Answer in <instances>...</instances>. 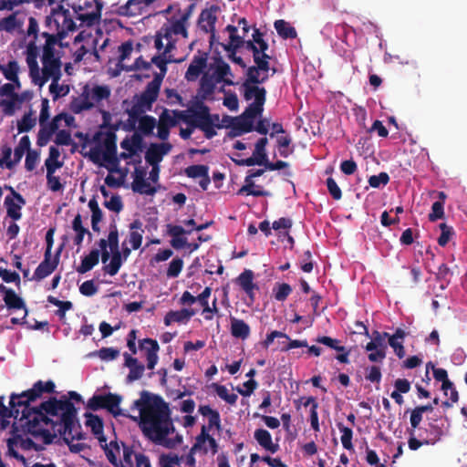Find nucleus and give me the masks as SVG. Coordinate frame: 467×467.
<instances>
[{
  "mask_svg": "<svg viewBox=\"0 0 467 467\" xmlns=\"http://www.w3.org/2000/svg\"><path fill=\"white\" fill-rule=\"evenodd\" d=\"M77 414L78 410L73 402L63 395L60 399L50 397L37 407H21L20 415L16 420L20 421L21 431L24 434L42 437L45 444L53 442L57 436L56 432L64 436V441L69 444L66 435L71 440L81 438L73 433L78 423Z\"/></svg>",
  "mask_w": 467,
  "mask_h": 467,
  "instance_id": "f257e3e1",
  "label": "nucleus"
},
{
  "mask_svg": "<svg viewBox=\"0 0 467 467\" xmlns=\"http://www.w3.org/2000/svg\"><path fill=\"white\" fill-rule=\"evenodd\" d=\"M140 410L139 426L144 437L157 445L173 449L182 442V436L169 438L175 431L168 403L159 395L141 392V397L133 402Z\"/></svg>",
  "mask_w": 467,
  "mask_h": 467,
  "instance_id": "f03ea898",
  "label": "nucleus"
},
{
  "mask_svg": "<svg viewBox=\"0 0 467 467\" xmlns=\"http://www.w3.org/2000/svg\"><path fill=\"white\" fill-rule=\"evenodd\" d=\"M108 461L114 467H151L150 458L142 452H135L134 447L117 439L102 445Z\"/></svg>",
  "mask_w": 467,
  "mask_h": 467,
  "instance_id": "7ed1b4c3",
  "label": "nucleus"
},
{
  "mask_svg": "<svg viewBox=\"0 0 467 467\" xmlns=\"http://www.w3.org/2000/svg\"><path fill=\"white\" fill-rule=\"evenodd\" d=\"M264 82L249 81V78L245 79L242 85L244 90V98L245 100L254 99L242 113L244 117L249 118L254 121V118L261 115L264 110V105L266 99V89L259 87Z\"/></svg>",
  "mask_w": 467,
  "mask_h": 467,
  "instance_id": "20e7f679",
  "label": "nucleus"
},
{
  "mask_svg": "<svg viewBox=\"0 0 467 467\" xmlns=\"http://www.w3.org/2000/svg\"><path fill=\"white\" fill-rule=\"evenodd\" d=\"M269 48L268 43L264 40L257 44V51L259 61L255 65L250 66L246 72L245 77L249 78V81L266 82L269 78V71L271 70L270 59L271 57L266 53ZM272 75L275 73V68H272Z\"/></svg>",
  "mask_w": 467,
  "mask_h": 467,
  "instance_id": "39448f33",
  "label": "nucleus"
},
{
  "mask_svg": "<svg viewBox=\"0 0 467 467\" xmlns=\"http://www.w3.org/2000/svg\"><path fill=\"white\" fill-rule=\"evenodd\" d=\"M122 401V396L116 393L95 394L87 402V409L97 411L107 410L114 417L128 416L123 413L119 405Z\"/></svg>",
  "mask_w": 467,
  "mask_h": 467,
  "instance_id": "423d86ee",
  "label": "nucleus"
},
{
  "mask_svg": "<svg viewBox=\"0 0 467 467\" xmlns=\"http://www.w3.org/2000/svg\"><path fill=\"white\" fill-rule=\"evenodd\" d=\"M191 112L190 126L198 128L203 131L206 139H212L216 135L215 129L211 127L210 108L202 101H196L193 107L189 109Z\"/></svg>",
  "mask_w": 467,
  "mask_h": 467,
  "instance_id": "0eeeda50",
  "label": "nucleus"
},
{
  "mask_svg": "<svg viewBox=\"0 0 467 467\" xmlns=\"http://www.w3.org/2000/svg\"><path fill=\"white\" fill-rule=\"evenodd\" d=\"M12 432L13 436L8 438L6 440V445H7V452L6 454L12 458H15L18 462L26 464V459L24 455L20 454L16 450V447L19 446L22 450L29 451V450H36L39 451L42 448L38 446L32 439L30 438H23V436L18 431V427H16L15 424L12 426Z\"/></svg>",
  "mask_w": 467,
  "mask_h": 467,
  "instance_id": "6e6552de",
  "label": "nucleus"
},
{
  "mask_svg": "<svg viewBox=\"0 0 467 467\" xmlns=\"http://www.w3.org/2000/svg\"><path fill=\"white\" fill-rule=\"evenodd\" d=\"M56 385L52 380H37L33 384L31 389L18 393V396L20 400L23 401V407L27 408L31 402H35L36 400L40 399L43 394L54 393Z\"/></svg>",
  "mask_w": 467,
  "mask_h": 467,
  "instance_id": "1a4fd4ad",
  "label": "nucleus"
},
{
  "mask_svg": "<svg viewBox=\"0 0 467 467\" xmlns=\"http://www.w3.org/2000/svg\"><path fill=\"white\" fill-rule=\"evenodd\" d=\"M161 85V77L156 74L154 78L147 84L145 89L140 95H135L133 99L143 108L150 110L152 104L157 100Z\"/></svg>",
  "mask_w": 467,
  "mask_h": 467,
  "instance_id": "9d476101",
  "label": "nucleus"
},
{
  "mask_svg": "<svg viewBox=\"0 0 467 467\" xmlns=\"http://www.w3.org/2000/svg\"><path fill=\"white\" fill-rule=\"evenodd\" d=\"M117 136L114 132L109 131L105 134V138L103 140V161L109 163L110 166H107V169L109 172H119V169L118 168L119 160L116 156L117 154V144H116Z\"/></svg>",
  "mask_w": 467,
  "mask_h": 467,
  "instance_id": "9b49d317",
  "label": "nucleus"
},
{
  "mask_svg": "<svg viewBox=\"0 0 467 467\" xmlns=\"http://www.w3.org/2000/svg\"><path fill=\"white\" fill-rule=\"evenodd\" d=\"M409 410H407V412ZM410 426L407 429V433L409 434L408 446L411 451H417L421 447L420 441L419 439V432L422 431V428L420 427L422 420L423 413H421L418 408H414L410 410Z\"/></svg>",
  "mask_w": 467,
  "mask_h": 467,
  "instance_id": "f8f14e48",
  "label": "nucleus"
},
{
  "mask_svg": "<svg viewBox=\"0 0 467 467\" xmlns=\"http://www.w3.org/2000/svg\"><path fill=\"white\" fill-rule=\"evenodd\" d=\"M219 11V6L216 5H211L209 8L203 9L198 18V27L204 33L211 34V43L215 37V24L217 21L216 13Z\"/></svg>",
  "mask_w": 467,
  "mask_h": 467,
  "instance_id": "ddd939ff",
  "label": "nucleus"
},
{
  "mask_svg": "<svg viewBox=\"0 0 467 467\" xmlns=\"http://www.w3.org/2000/svg\"><path fill=\"white\" fill-rule=\"evenodd\" d=\"M5 397L0 396V417L2 419V428L5 429L8 421L7 419H17L20 415V409L23 407V401L20 400L18 393L10 395L9 407L4 403Z\"/></svg>",
  "mask_w": 467,
  "mask_h": 467,
  "instance_id": "4468645a",
  "label": "nucleus"
},
{
  "mask_svg": "<svg viewBox=\"0 0 467 467\" xmlns=\"http://www.w3.org/2000/svg\"><path fill=\"white\" fill-rule=\"evenodd\" d=\"M53 16H55L54 24L58 32L65 33V38L69 32L77 29V25L73 21L68 9H65L62 5H58L53 9Z\"/></svg>",
  "mask_w": 467,
  "mask_h": 467,
  "instance_id": "2eb2a0df",
  "label": "nucleus"
},
{
  "mask_svg": "<svg viewBox=\"0 0 467 467\" xmlns=\"http://www.w3.org/2000/svg\"><path fill=\"white\" fill-rule=\"evenodd\" d=\"M444 435L443 425H439L437 420L429 421L427 428L419 432V441L423 445H434L439 442Z\"/></svg>",
  "mask_w": 467,
  "mask_h": 467,
  "instance_id": "dca6fc26",
  "label": "nucleus"
},
{
  "mask_svg": "<svg viewBox=\"0 0 467 467\" xmlns=\"http://www.w3.org/2000/svg\"><path fill=\"white\" fill-rule=\"evenodd\" d=\"M218 443L216 440L208 433L207 426L202 425L201 432L195 438L193 450H200L203 454H207L209 450L214 455L218 452Z\"/></svg>",
  "mask_w": 467,
  "mask_h": 467,
  "instance_id": "f3484780",
  "label": "nucleus"
},
{
  "mask_svg": "<svg viewBox=\"0 0 467 467\" xmlns=\"http://www.w3.org/2000/svg\"><path fill=\"white\" fill-rule=\"evenodd\" d=\"M172 146L169 142L150 143L145 152V161L150 165H160L163 157L167 155Z\"/></svg>",
  "mask_w": 467,
  "mask_h": 467,
  "instance_id": "a211bd4d",
  "label": "nucleus"
},
{
  "mask_svg": "<svg viewBox=\"0 0 467 467\" xmlns=\"http://www.w3.org/2000/svg\"><path fill=\"white\" fill-rule=\"evenodd\" d=\"M13 198L10 196H6L5 199V205L6 207L7 215L15 221L20 220L22 217L21 209L22 206L26 204V200L24 197L17 192H16L12 187L9 188Z\"/></svg>",
  "mask_w": 467,
  "mask_h": 467,
  "instance_id": "6ab92c4d",
  "label": "nucleus"
},
{
  "mask_svg": "<svg viewBox=\"0 0 467 467\" xmlns=\"http://www.w3.org/2000/svg\"><path fill=\"white\" fill-rule=\"evenodd\" d=\"M94 108V102L90 96V88L86 85L78 97L72 99L69 104V109L75 114H80L83 111Z\"/></svg>",
  "mask_w": 467,
  "mask_h": 467,
  "instance_id": "aec40b11",
  "label": "nucleus"
},
{
  "mask_svg": "<svg viewBox=\"0 0 467 467\" xmlns=\"http://www.w3.org/2000/svg\"><path fill=\"white\" fill-rule=\"evenodd\" d=\"M62 116L63 115H56L49 123L47 121L43 123V125H40L36 140V144L39 147L46 146L49 142L52 135L58 131L59 121L62 120Z\"/></svg>",
  "mask_w": 467,
  "mask_h": 467,
  "instance_id": "412c9836",
  "label": "nucleus"
},
{
  "mask_svg": "<svg viewBox=\"0 0 467 467\" xmlns=\"http://www.w3.org/2000/svg\"><path fill=\"white\" fill-rule=\"evenodd\" d=\"M42 78L40 81V87H42L50 78L54 81L59 80L61 77V62L58 57H53L48 59H42Z\"/></svg>",
  "mask_w": 467,
  "mask_h": 467,
  "instance_id": "4be33fe9",
  "label": "nucleus"
},
{
  "mask_svg": "<svg viewBox=\"0 0 467 467\" xmlns=\"http://www.w3.org/2000/svg\"><path fill=\"white\" fill-rule=\"evenodd\" d=\"M139 348L140 350H145L146 352V359H147V368L148 369H153L158 363L159 357L158 352L160 350V346L157 340L152 338H144L140 340Z\"/></svg>",
  "mask_w": 467,
  "mask_h": 467,
  "instance_id": "5701e85b",
  "label": "nucleus"
},
{
  "mask_svg": "<svg viewBox=\"0 0 467 467\" xmlns=\"http://www.w3.org/2000/svg\"><path fill=\"white\" fill-rule=\"evenodd\" d=\"M124 366L129 368V374L126 378L127 383H132L143 376L145 366L140 363L138 358L132 357L131 354L125 352L123 354Z\"/></svg>",
  "mask_w": 467,
  "mask_h": 467,
  "instance_id": "b1692460",
  "label": "nucleus"
},
{
  "mask_svg": "<svg viewBox=\"0 0 467 467\" xmlns=\"http://www.w3.org/2000/svg\"><path fill=\"white\" fill-rule=\"evenodd\" d=\"M207 53H202L193 57L185 73V78L189 81L195 80L207 66Z\"/></svg>",
  "mask_w": 467,
  "mask_h": 467,
  "instance_id": "393cba45",
  "label": "nucleus"
},
{
  "mask_svg": "<svg viewBox=\"0 0 467 467\" xmlns=\"http://www.w3.org/2000/svg\"><path fill=\"white\" fill-rule=\"evenodd\" d=\"M232 130L229 133L231 137L241 136L254 130V121L241 114L239 117L231 118Z\"/></svg>",
  "mask_w": 467,
  "mask_h": 467,
  "instance_id": "a878e982",
  "label": "nucleus"
},
{
  "mask_svg": "<svg viewBox=\"0 0 467 467\" xmlns=\"http://www.w3.org/2000/svg\"><path fill=\"white\" fill-rule=\"evenodd\" d=\"M26 19V15L18 11L12 13L0 21V30L12 33L22 29Z\"/></svg>",
  "mask_w": 467,
  "mask_h": 467,
  "instance_id": "bb28decb",
  "label": "nucleus"
},
{
  "mask_svg": "<svg viewBox=\"0 0 467 467\" xmlns=\"http://www.w3.org/2000/svg\"><path fill=\"white\" fill-rule=\"evenodd\" d=\"M86 418V425L91 429L92 433L97 436L100 445L108 444L107 440L103 434L104 424L102 419L91 412L84 414Z\"/></svg>",
  "mask_w": 467,
  "mask_h": 467,
  "instance_id": "cd10ccee",
  "label": "nucleus"
},
{
  "mask_svg": "<svg viewBox=\"0 0 467 467\" xmlns=\"http://www.w3.org/2000/svg\"><path fill=\"white\" fill-rule=\"evenodd\" d=\"M254 438L257 443L265 451L275 453L279 450V445L274 443L271 433L265 429H257L254 431Z\"/></svg>",
  "mask_w": 467,
  "mask_h": 467,
  "instance_id": "c85d7f7f",
  "label": "nucleus"
},
{
  "mask_svg": "<svg viewBox=\"0 0 467 467\" xmlns=\"http://www.w3.org/2000/svg\"><path fill=\"white\" fill-rule=\"evenodd\" d=\"M51 256L52 254H44V260L35 270L33 279L40 281L51 275L56 270L58 265L51 259Z\"/></svg>",
  "mask_w": 467,
  "mask_h": 467,
  "instance_id": "c756f323",
  "label": "nucleus"
},
{
  "mask_svg": "<svg viewBox=\"0 0 467 467\" xmlns=\"http://www.w3.org/2000/svg\"><path fill=\"white\" fill-rule=\"evenodd\" d=\"M216 80L214 81L213 77H209L204 75L200 81V88L197 92V97L200 99L199 101L213 99L212 96L213 95L216 88Z\"/></svg>",
  "mask_w": 467,
  "mask_h": 467,
  "instance_id": "7c9ffc66",
  "label": "nucleus"
},
{
  "mask_svg": "<svg viewBox=\"0 0 467 467\" xmlns=\"http://www.w3.org/2000/svg\"><path fill=\"white\" fill-rule=\"evenodd\" d=\"M130 233L129 235V242L131 244V248L133 250H138L141 245L144 233L140 220L135 219L132 223H130Z\"/></svg>",
  "mask_w": 467,
  "mask_h": 467,
  "instance_id": "2f4dec72",
  "label": "nucleus"
},
{
  "mask_svg": "<svg viewBox=\"0 0 467 467\" xmlns=\"http://www.w3.org/2000/svg\"><path fill=\"white\" fill-rule=\"evenodd\" d=\"M30 147L31 141L29 137L27 135L23 136L20 139L18 145L15 148L13 161H8L6 162V168L12 169L16 164H17L26 151L28 152V150H32Z\"/></svg>",
  "mask_w": 467,
  "mask_h": 467,
  "instance_id": "473e14b6",
  "label": "nucleus"
},
{
  "mask_svg": "<svg viewBox=\"0 0 467 467\" xmlns=\"http://www.w3.org/2000/svg\"><path fill=\"white\" fill-rule=\"evenodd\" d=\"M147 6L141 0H129L119 7L118 13L123 16H136L141 15Z\"/></svg>",
  "mask_w": 467,
  "mask_h": 467,
  "instance_id": "72a5a7b5",
  "label": "nucleus"
},
{
  "mask_svg": "<svg viewBox=\"0 0 467 467\" xmlns=\"http://www.w3.org/2000/svg\"><path fill=\"white\" fill-rule=\"evenodd\" d=\"M193 309L182 308L177 311H170L164 317V324L170 326L173 322L182 323L188 321L192 317L195 315Z\"/></svg>",
  "mask_w": 467,
  "mask_h": 467,
  "instance_id": "f704fd0d",
  "label": "nucleus"
},
{
  "mask_svg": "<svg viewBox=\"0 0 467 467\" xmlns=\"http://www.w3.org/2000/svg\"><path fill=\"white\" fill-rule=\"evenodd\" d=\"M251 329L247 323L242 319L231 317V334L234 337L246 339L250 336Z\"/></svg>",
  "mask_w": 467,
  "mask_h": 467,
  "instance_id": "c9c22d12",
  "label": "nucleus"
},
{
  "mask_svg": "<svg viewBox=\"0 0 467 467\" xmlns=\"http://www.w3.org/2000/svg\"><path fill=\"white\" fill-rule=\"evenodd\" d=\"M120 147L129 151L131 154H137L138 151L142 150L143 147V139L142 136L135 132L131 135V137H126L121 142Z\"/></svg>",
  "mask_w": 467,
  "mask_h": 467,
  "instance_id": "e433bc0d",
  "label": "nucleus"
},
{
  "mask_svg": "<svg viewBox=\"0 0 467 467\" xmlns=\"http://www.w3.org/2000/svg\"><path fill=\"white\" fill-rule=\"evenodd\" d=\"M215 80L217 83L223 82L225 85L232 86L234 82L227 78V76H233L230 66L222 58L217 59L215 67Z\"/></svg>",
  "mask_w": 467,
  "mask_h": 467,
  "instance_id": "4c0bfd02",
  "label": "nucleus"
},
{
  "mask_svg": "<svg viewBox=\"0 0 467 467\" xmlns=\"http://www.w3.org/2000/svg\"><path fill=\"white\" fill-rule=\"evenodd\" d=\"M100 251L99 249H93L90 253L86 255L82 260L80 265L77 267L78 274H85L90 271L99 262Z\"/></svg>",
  "mask_w": 467,
  "mask_h": 467,
  "instance_id": "58836bf2",
  "label": "nucleus"
},
{
  "mask_svg": "<svg viewBox=\"0 0 467 467\" xmlns=\"http://www.w3.org/2000/svg\"><path fill=\"white\" fill-rule=\"evenodd\" d=\"M254 272L250 269H245L236 278V284L244 291L249 293L251 290H258V285L254 283Z\"/></svg>",
  "mask_w": 467,
  "mask_h": 467,
  "instance_id": "ea45409f",
  "label": "nucleus"
},
{
  "mask_svg": "<svg viewBox=\"0 0 467 467\" xmlns=\"http://www.w3.org/2000/svg\"><path fill=\"white\" fill-rule=\"evenodd\" d=\"M3 299L5 301V304L6 307L9 310L24 309L25 314H24L23 319H26V316L28 314V310H27V307L26 306V303L23 300V298L20 297L14 290L11 293H9L7 295V296H4Z\"/></svg>",
  "mask_w": 467,
  "mask_h": 467,
  "instance_id": "a19ab883",
  "label": "nucleus"
},
{
  "mask_svg": "<svg viewBox=\"0 0 467 467\" xmlns=\"http://www.w3.org/2000/svg\"><path fill=\"white\" fill-rule=\"evenodd\" d=\"M225 30L229 32V43L223 45L224 50H234L238 49L243 47L244 43V39L243 36H239L237 34V27L233 25H228L225 27Z\"/></svg>",
  "mask_w": 467,
  "mask_h": 467,
  "instance_id": "79ce46f5",
  "label": "nucleus"
},
{
  "mask_svg": "<svg viewBox=\"0 0 467 467\" xmlns=\"http://www.w3.org/2000/svg\"><path fill=\"white\" fill-rule=\"evenodd\" d=\"M274 26L277 34L284 39H294L297 36L296 28L283 19L276 20Z\"/></svg>",
  "mask_w": 467,
  "mask_h": 467,
  "instance_id": "37998d69",
  "label": "nucleus"
},
{
  "mask_svg": "<svg viewBox=\"0 0 467 467\" xmlns=\"http://www.w3.org/2000/svg\"><path fill=\"white\" fill-rule=\"evenodd\" d=\"M72 229L77 233L74 238V244L76 245H80L82 244L85 234H88L89 238L92 237L91 233L83 226L82 217L79 213L75 216L72 222Z\"/></svg>",
  "mask_w": 467,
  "mask_h": 467,
  "instance_id": "c03bdc74",
  "label": "nucleus"
},
{
  "mask_svg": "<svg viewBox=\"0 0 467 467\" xmlns=\"http://www.w3.org/2000/svg\"><path fill=\"white\" fill-rule=\"evenodd\" d=\"M308 406H311V408H310L311 427L315 431L317 432L320 431V428H319L318 413H317L318 403L317 402L316 398L311 396L306 400V401L304 402V407H308Z\"/></svg>",
  "mask_w": 467,
  "mask_h": 467,
  "instance_id": "a18cd8bd",
  "label": "nucleus"
},
{
  "mask_svg": "<svg viewBox=\"0 0 467 467\" xmlns=\"http://www.w3.org/2000/svg\"><path fill=\"white\" fill-rule=\"evenodd\" d=\"M131 189L135 192L146 195H154L157 192L156 188L150 186V184L146 181V179L134 178L131 183Z\"/></svg>",
  "mask_w": 467,
  "mask_h": 467,
  "instance_id": "49530a36",
  "label": "nucleus"
},
{
  "mask_svg": "<svg viewBox=\"0 0 467 467\" xmlns=\"http://www.w3.org/2000/svg\"><path fill=\"white\" fill-rule=\"evenodd\" d=\"M170 24H168V27L171 29V31L174 35H181L182 37L187 38L188 37V29L187 25L188 23L182 18H174L171 17L169 19Z\"/></svg>",
  "mask_w": 467,
  "mask_h": 467,
  "instance_id": "de8ad7c7",
  "label": "nucleus"
},
{
  "mask_svg": "<svg viewBox=\"0 0 467 467\" xmlns=\"http://www.w3.org/2000/svg\"><path fill=\"white\" fill-rule=\"evenodd\" d=\"M111 254L112 255L110 263L109 265H106L103 267V270L109 275L113 276L118 274L119 268L122 265V256L120 251H114L111 252Z\"/></svg>",
  "mask_w": 467,
  "mask_h": 467,
  "instance_id": "09e8293b",
  "label": "nucleus"
},
{
  "mask_svg": "<svg viewBox=\"0 0 467 467\" xmlns=\"http://www.w3.org/2000/svg\"><path fill=\"white\" fill-rule=\"evenodd\" d=\"M90 96L95 106L101 100L108 99L110 97V89L108 86L96 85L90 88Z\"/></svg>",
  "mask_w": 467,
  "mask_h": 467,
  "instance_id": "8fccbe9b",
  "label": "nucleus"
},
{
  "mask_svg": "<svg viewBox=\"0 0 467 467\" xmlns=\"http://www.w3.org/2000/svg\"><path fill=\"white\" fill-rule=\"evenodd\" d=\"M137 121H139V130L146 136L150 135L156 127L155 118L150 115H144Z\"/></svg>",
  "mask_w": 467,
  "mask_h": 467,
  "instance_id": "3c124183",
  "label": "nucleus"
},
{
  "mask_svg": "<svg viewBox=\"0 0 467 467\" xmlns=\"http://www.w3.org/2000/svg\"><path fill=\"white\" fill-rule=\"evenodd\" d=\"M0 71L7 80H15L18 76L19 66L17 61L10 60L6 65H0Z\"/></svg>",
  "mask_w": 467,
  "mask_h": 467,
  "instance_id": "603ef678",
  "label": "nucleus"
},
{
  "mask_svg": "<svg viewBox=\"0 0 467 467\" xmlns=\"http://www.w3.org/2000/svg\"><path fill=\"white\" fill-rule=\"evenodd\" d=\"M339 431L342 433L341 435V443H342V446L346 449V450H352L353 449V444H352V438H353V431L348 428V427H346L344 426V424L342 422H338L337 424Z\"/></svg>",
  "mask_w": 467,
  "mask_h": 467,
  "instance_id": "864d4df0",
  "label": "nucleus"
},
{
  "mask_svg": "<svg viewBox=\"0 0 467 467\" xmlns=\"http://www.w3.org/2000/svg\"><path fill=\"white\" fill-rule=\"evenodd\" d=\"M254 187L255 184L253 180L245 177L244 184L238 190L237 194L242 195L245 193L255 197L267 196L269 194L268 192H254Z\"/></svg>",
  "mask_w": 467,
  "mask_h": 467,
  "instance_id": "5fc2aeb1",
  "label": "nucleus"
},
{
  "mask_svg": "<svg viewBox=\"0 0 467 467\" xmlns=\"http://www.w3.org/2000/svg\"><path fill=\"white\" fill-rule=\"evenodd\" d=\"M36 119L32 118V112L24 114L22 119L17 122V130L18 133L28 132L31 130L36 125Z\"/></svg>",
  "mask_w": 467,
  "mask_h": 467,
  "instance_id": "6e6d98bb",
  "label": "nucleus"
},
{
  "mask_svg": "<svg viewBox=\"0 0 467 467\" xmlns=\"http://www.w3.org/2000/svg\"><path fill=\"white\" fill-rule=\"evenodd\" d=\"M273 292L275 300L283 302L292 293V287L289 284L286 283L276 284L273 289Z\"/></svg>",
  "mask_w": 467,
  "mask_h": 467,
  "instance_id": "4d7b16f0",
  "label": "nucleus"
},
{
  "mask_svg": "<svg viewBox=\"0 0 467 467\" xmlns=\"http://www.w3.org/2000/svg\"><path fill=\"white\" fill-rule=\"evenodd\" d=\"M209 168L206 165L197 164L187 167L184 171L185 174L189 178H202L208 174Z\"/></svg>",
  "mask_w": 467,
  "mask_h": 467,
  "instance_id": "13d9d810",
  "label": "nucleus"
},
{
  "mask_svg": "<svg viewBox=\"0 0 467 467\" xmlns=\"http://www.w3.org/2000/svg\"><path fill=\"white\" fill-rule=\"evenodd\" d=\"M148 109L143 108L140 104L133 99L132 106L130 109H126V112L132 120V128H135L137 120L142 117L141 115Z\"/></svg>",
  "mask_w": 467,
  "mask_h": 467,
  "instance_id": "bf43d9fd",
  "label": "nucleus"
},
{
  "mask_svg": "<svg viewBox=\"0 0 467 467\" xmlns=\"http://www.w3.org/2000/svg\"><path fill=\"white\" fill-rule=\"evenodd\" d=\"M175 61L176 60L171 59V57H169L167 58L166 56H163V54L159 55V56H154L151 58V62L161 70V74L159 76L161 77V79L163 78V77L166 74L167 64L168 63H172V62H175Z\"/></svg>",
  "mask_w": 467,
  "mask_h": 467,
  "instance_id": "052dcab7",
  "label": "nucleus"
},
{
  "mask_svg": "<svg viewBox=\"0 0 467 467\" xmlns=\"http://www.w3.org/2000/svg\"><path fill=\"white\" fill-rule=\"evenodd\" d=\"M291 142L292 139L290 136H281L277 138L276 143L279 150V154L283 158H287L293 152V150L288 149Z\"/></svg>",
  "mask_w": 467,
  "mask_h": 467,
  "instance_id": "680f3d73",
  "label": "nucleus"
},
{
  "mask_svg": "<svg viewBox=\"0 0 467 467\" xmlns=\"http://www.w3.org/2000/svg\"><path fill=\"white\" fill-rule=\"evenodd\" d=\"M316 342L325 345L336 351H345V347L340 345V341L327 336H319L316 338Z\"/></svg>",
  "mask_w": 467,
  "mask_h": 467,
  "instance_id": "e2e57ef3",
  "label": "nucleus"
},
{
  "mask_svg": "<svg viewBox=\"0 0 467 467\" xmlns=\"http://www.w3.org/2000/svg\"><path fill=\"white\" fill-rule=\"evenodd\" d=\"M49 92L51 93L53 99L57 100L60 97H64L69 92V87L59 85L58 80L54 81L53 78L52 83L49 86Z\"/></svg>",
  "mask_w": 467,
  "mask_h": 467,
  "instance_id": "0e129e2a",
  "label": "nucleus"
},
{
  "mask_svg": "<svg viewBox=\"0 0 467 467\" xmlns=\"http://www.w3.org/2000/svg\"><path fill=\"white\" fill-rule=\"evenodd\" d=\"M183 267V261L180 257L173 258L171 262L169 265V267L167 269V276L169 278H175L177 277L180 273L182 272Z\"/></svg>",
  "mask_w": 467,
  "mask_h": 467,
  "instance_id": "69168bd1",
  "label": "nucleus"
},
{
  "mask_svg": "<svg viewBox=\"0 0 467 467\" xmlns=\"http://www.w3.org/2000/svg\"><path fill=\"white\" fill-rule=\"evenodd\" d=\"M389 176L387 172L382 171L378 175H372L368 178L369 186L372 188H379L381 185L385 186L389 182Z\"/></svg>",
  "mask_w": 467,
  "mask_h": 467,
  "instance_id": "338daca9",
  "label": "nucleus"
},
{
  "mask_svg": "<svg viewBox=\"0 0 467 467\" xmlns=\"http://www.w3.org/2000/svg\"><path fill=\"white\" fill-rule=\"evenodd\" d=\"M182 459L176 454H162L159 459V465L160 467H175L180 465Z\"/></svg>",
  "mask_w": 467,
  "mask_h": 467,
  "instance_id": "774afa93",
  "label": "nucleus"
}]
</instances>
